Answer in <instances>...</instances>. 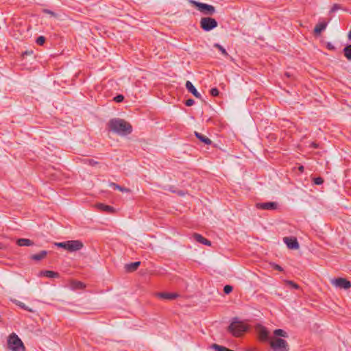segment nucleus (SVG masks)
<instances>
[{
    "mask_svg": "<svg viewBox=\"0 0 351 351\" xmlns=\"http://www.w3.org/2000/svg\"><path fill=\"white\" fill-rule=\"evenodd\" d=\"M40 274L42 275H43L44 276H46V277L50 278H56L59 276V274L57 272H55L53 271H49V270L42 271L40 272Z\"/></svg>",
    "mask_w": 351,
    "mask_h": 351,
    "instance_id": "obj_21",
    "label": "nucleus"
},
{
    "mask_svg": "<svg viewBox=\"0 0 351 351\" xmlns=\"http://www.w3.org/2000/svg\"><path fill=\"white\" fill-rule=\"evenodd\" d=\"M271 266H272L273 269H276L277 271H283L282 267L280 265H278V264L272 263Z\"/></svg>",
    "mask_w": 351,
    "mask_h": 351,
    "instance_id": "obj_34",
    "label": "nucleus"
},
{
    "mask_svg": "<svg viewBox=\"0 0 351 351\" xmlns=\"http://www.w3.org/2000/svg\"><path fill=\"white\" fill-rule=\"evenodd\" d=\"M185 86L188 91L191 93L194 97L198 99L202 98L200 93L197 90L196 88L193 86L191 82L186 81Z\"/></svg>",
    "mask_w": 351,
    "mask_h": 351,
    "instance_id": "obj_12",
    "label": "nucleus"
},
{
    "mask_svg": "<svg viewBox=\"0 0 351 351\" xmlns=\"http://www.w3.org/2000/svg\"><path fill=\"white\" fill-rule=\"evenodd\" d=\"M140 265H141V262L136 261V262L131 263L129 264H126L125 266V268L127 271L131 272V271H134L136 270Z\"/></svg>",
    "mask_w": 351,
    "mask_h": 351,
    "instance_id": "obj_16",
    "label": "nucleus"
},
{
    "mask_svg": "<svg viewBox=\"0 0 351 351\" xmlns=\"http://www.w3.org/2000/svg\"><path fill=\"white\" fill-rule=\"evenodd\" d=\"M326 47L329 50H332V51L335 50V46L331 43H328L326 45Z\"/></svg>",
    "mask_w": 351,
    "mask_h": 351,
    "instance_id": "obj_37",
    "label": "nucleus"
},
{
    "mask_svg": "<svg viewBox=\"0 0 351 351\" xmlns=\"http://www.w3.org/2000/svg\"><path fill=\"white\" fill-rule=\"evenodd\" d=\"M256 208L261 210H274L278 208V204L274 202L256 203Z\"/></svg>",
    "mask_w": 351,
    "mask_h": 351,
    "instance_id": "obj_11",
    "label": "nucleus"
},
{
    "mask_svg": "<svg viewBox=\"0 0 351 351\" xmlns=\"http://www.w3.org/2000/svg\"><path fill=\"white\" fill-rule=\"evenodd\" d=\"M311 146L312 147H313V148H317V147H318V145H317V143H314V142H313V143H311Z\"/></svg>",
    "mask_w": 351,
    "mask_h": 351,
    "instance_id": "obj_40",
    "label": "nucleus"
},
{
    "mask_svg": "<svg viewBox=\"0 0 351 351\" xmlns=\"http://www.w3.org/2000/svg\"><path fill=\"white\" fill-rule=\"evenodd\" d=\"M43 12L45 13V14H48L53 17H56L57 16V14L54 12H53L50 10H48V9H43Z\"/></svg>",
    "mask_w": 351,
    "mask_h": 351,
    "instance_id": "obj_32",
    "label": "nucleus"
},
{
    "mask_svg": "<svg viewBox=\"0 0 351 351\" xmlns=\"http://www.w3.org/2000/svg\"><path fill=\"white\" fill-rule=\"evenodd\" d=\"M283 241L290 250H298L300 247L297 239L294 237H286L283 238Z\"/></svg>",
    "mask_w": 351,
    "mask_h": 351,
    "instance_id": "obj_9",
    "label": "nucleus"
},
{
    "mask_svg": "<svg viewBox=\"0 0 351 351\" xmlns=\"http://www.w3.org/2000/svg\"><path fill=\"white\" fill-rule=\"evenodd\" d=\"M269 343L274 351H289V350L288 343L281 338H276Z\"/></svg>",
    "mask_w": 351,
    "mask_h": 351,
    "instance_id": "obj_7",
    "label": "nucleus"
},
{
    "mask_svg": "<svg viewBox=\"0 0 351 351\" xmlns=\"http://www.w3.org/2000/svg\"><path fill=\"white\" fill-rule=\"evenodd\" d=\"M195 101L193 99H189L185 101V105L186 106H191L194 104Z\"/></svg>",
    "mask_w": 351,
    "mask_h": 351,
    "instance_id": "obj_36",
    "label": "nucleus"
},
{
    "mask_svg": "<svg viewBox=\"0 0 351 351\" xmlns=\"http://www.w3.org/2000/svg\"><path fill=\"white\" fill-rule=\"evenodd\" d=\"M47 254V252L45 250L40 251L39 253L33 254L31 256V258L34 261H40L43 259Z\"/></svg>",
    "mask_w": 351,
    "mask_h": 351,
    "instance_id": "obj_19",
    "label": "nucleus"
},
{
    "mask_svg": "<svg viewBox=\"0 0 351 351\" xmlns=\"http://www.w3.org/2000/svg\"><path fill=\"white\" fill-rule=\"evenodd\" d=\"M210 93L213 97H217L219 94V91L217 88H213L210 90Z\"/></svg>",
    "mask_w": 351,
    "mask_h": 351,
    "instance_id": "obj_28",
    "label": "nucleus"
},
{
    "mask_svg": "<svg viewBox=\"0 0 351 351\" xmlns=\"http://www.w3.org/2000/svg\"><path fill=\"white\" fill-rule=\"evenodd\" d=\"M107 126L109 131L119 136H127L132 132V127L130 123L119 118L111 119Z\"/></svg>",
    "mask_w": 351,
    "mask_h": 351,
    "instance_id": "obj_1",
    "label": "nucleus"
},
{
    "mask_svg": "<svg viewBox=\"0 0 351 351\" xmlns=\"http://www.w3.org/2000/svg\"><path fill=\"white\" fill-rule=\"evenodd\" d=\"M191 3L204 15L211 16L214 14L216 11L215 8L212 5L195 1H191Z\"/></svg>",
    "mask_w": 351,
    "mask_h": 351,
    "instance_id": "obj_5",
    "label": "nucleus"
},
{
    "mask_svg": "<svg viewBox=\"0 0 351 351\" xmlns=\"http://www.w3.org/2000/svg\"><path fill=\"white\" fill-rule=\"evenodd\" d=\"M332 283L337 287L343 288L345 289H348L351 287V282L346 278H343L333 279L332 280Z\"/></svg>",
    "mask_w": 351,
    "mask_h": 351,
    "instance_id": "obj_10",
    "label": "nucleus"
},
{
    "mask_svg": "<svg viewBox=\"0 0 351 351\" xmlns=\"http://www.w3.org/2000/svg\"><path fill=\"white\" fill-rule=\"evenodd\" d=\"M97 206L101 210L108 213H112L114 211V208L113 207L108 205H105L104 204H99Z\"/></svg>",
    "mask_w": 351,
    "mask_h": 351,
    "instance_id": "obj_20",
    "label": "nucleus"
},
{
    "mask_svg": "<svg viewBox=\"0 0 351 351\" xmlns=\"http://www.w3.org/2000/svg\"><path fill=\"white\" fill-rule=\"evenodd\" d=\"M193 237H194L195 240L198 243H202V244H204L205 245H208V246L211 245V242L199 234L195 233L193 234Z\"/></svg>",
    "mask_w": 351,
    "mask_h": 351,
    "instance_id": "obj_15",
    "label": "nucleus"
},
{
    "mask_svg": "<svg viewBox=\"0 0 351 351\" xmlns=\"http://www.w3.org/2000/svg\"><path fill=\"white\" fill-rule=\"evenodd\" d=\"M16 244L19 246H32L34 245V242L28 239H19L16 241Z\"/></svg>",
    "mask_w": 351,
    "mask_h": 351,
    "instance_id": "obj_17",
    "label": "nucleus"
},
{
    "mask_svg": "<svg viewBox=\"0 0 351 351\" xmlns=\"http://www.w3.org/2000/svg\"><path fill=\"white\" fill-rule=\"evenodd\" d=\"M123 99H124V97L122 95H118L114 97V101L117 103L123 101Z\"/></svg>",
    "mask_w": 351,
    "mask_h": 351,
    "instance_id": "obj_31",
    "label": "nucleus"
},
{
    "mask_svg": "<svg viewBox=\"0 0 351 351\" xmlns=\"http://www.w3.org/2000/svg\"><path fill=\"white\" fill-rule=\"evenodd\" d=\"M274 334L276 336H278V337H288V334L287 333V332H285L282 329H276L274 331Z\"/></svg>",
    "mask_w": 351,
    "mask_h": 351,
    "instance_id": "obj_25",
    "label": "nucleus"
},
{
    "mask_svg": "<svg viewBox=\"0 0 351 351\" xmlns=\"http://www.w3.org/2000/svg\"><path fill=\"white\" fill-rule=\"evenodd\" d=\"M248 327L243 322L240 321L238 317H234L229 326L228 331L235 337H239L247 330Z\"/></svg>",
    "mask_w": 351,
    "mask_h": 351,
    "instance_id": "obj_2",
    "label": "nucleus"
},
{
    "mask_svg": "<svg viewBox=\"0 0 351 351\" xmlns=\"http://www.w3.org/2000/svg\"><path fill=\"white\" fill-rule=\"evenodd\" d=\"M88 164L91 166H94L96 164H97V161H95L94 160H88Z\"/></svg>",
    "mask_w": 351,
    "mask_h": 351,
    "instance_id": "obj_39",
    "label": "nucleus"
},
{
    "mask_svg": "<svg viewBox=\"0 0 351 351\" xmlns=\"http://www.w3.org/2000/svg\"><path fill=\"white\" fill-rule=\"evenodd\" d=\"M328 22L321 21L319 22L314 28V32L315 34H319L322 32L327 27Z\"/></svg>",
    "mask_w": 351,
    "mask_h": 351,
    "instance_id": "obj_14",
    "label": "nucleus"
},
{
    "mask_svg": "<svg viewBox=\"0 0 351 351\" xmlns=\"http://www.w3.org/2000/svg\"><path fill=\"white\" fill-rule=\"evenodd\" d=\"M200 27L205 32H210L218 25L217 21L211 17H203L200 20Z\"/></svg>",
    "mask_w": 351,
    "mask_h": 351,
    "instance_id": "obj_6",
    "label": "nucleus"
},
{
    "mask_svg": "<svg viewBox=\"0 0 351 351\" xmlns=\"http://www.w3.org/2000/svg\"><path fill=\"white\" fill-rule=\"evenodd\" d=\"M156 295L162 299L167 300H173L178 297V294L176 293H166V292H160L157 293Z\"/></svg>",
    "mask_w": 351,
    "mask_h": 351,
    "instance_id": "obj_13",
    "label": "nucleus"
},
{
    "mask_svg": "<svg viewBox=\"0 0 351 351\" xmlns=\"http://www.w3.org/2000/svg\"><path fill=\"white\" fill-rule=\"evenodd\" d=\"M110 186L111 187L114 188V189H117L121 192H129L130 191L129 189L123 187V186H121L116 183H114V182H110Z\"/></svg>",
    "mask_w": 351,
    "mask_h": 351,
    "instance_id": "obj_22",
    "label": "nucleus"
},
{
    "mask_svg": "<svg viewBox=\"0 0 351 351\" xmlns=\"http://www.w3.org/2000/svg\"><path fill=\"white\" fill-rule=\"evenodd\" d=\"M45 37H44L43 36H40L36 38V43L38 45H43L45 43Z\"/></svg>",
    "mask_w": 351,
    "mask_h": 351,
    "instance_id": "obj_27",
    "label": "nucleus"
},
{
    "mask_svg": "<svg viewBox=\"0 0 351 351\" xmlns=\"http://www.w3.org/2000/svg\"><path fill=\"white\" fill-rule=\"evenodd\" d=\"M256 330L258 335L259 339L262 341H267L269 339V331L267 330V328L261 325L258 324L256 326Z\"/></svg>",
    "mask_w": 351,
    "mask_h": 351,
    "instance_id": "obj_8",
    "label": "nucleus"
},
{
    "mask_svg": "<svg viewBox=\"0 0 351 351\" xmlns=\"http://www.w3.org/2000/svg\"><path fill=\"white\" fill-rule=\"evenodd\" d=\"M289 284L294 289H297L299 288V286L293 282V281H289Z\"/></svg>",
    "mask_w": 351,
    "mask_h": 351,
    "instance_id": "obj_38",
    "label": "nucleus"
},
{
    "mask_svg": "<svg viewBox=\"0 0 351 351\" xmlns=\"http://www.w3.org/2000/svg\"><path fill=\"white\" fill-rule=\"evenodd\" d=\"M8 346L12 351H25L23 343L15 333H12L9 336Z\"/></svg>",
    "mask_w": 351,
    "mask_h": 351,
    "instance_id": "obj_4",
    "label": "nucleus"
},
{
    "mask_svg": "<svg viewBox=\"0 0 351 351\" xmlns=\"http://www.w3.org/2000/svg\"><path fill=\"white\" fill-rule=\"evenodd\" d=\"M2 245H3L0 243V249H1V248H2Z\"/></svg>",
    "mask_w": 351,
    "mask_h": 351,
    "instance_id": "obj_42",
    "label": "nucleus"
},
{
    "mask_svg": "<svg viewBox=\"0 0 351 351\" xmlns=\"http://www.w3.org/2000/svg\"><path fill=\"white\" fill-rule=\"evenodd\" d=\"M54 245L70 252L79 251L84 247L83 243L80 240H71L64 242L55 243Z\"/></svg>",
    "mask_w": 351,
    "mask_h": 351,
    "instance_id": "obj_3",
    "label": "nucleus"
},
{
    "mask_svg": "<svg viewBox=\"0 0 351 351\" xmlns=\"http://www.w3.org/2000/svg\"><path fill=\"white\" fill-rule=\"evenodd\" d=\"M345 57L351 60V45H347L343 50Z\"/></svg>",
    "mask_w": 351,
    "mask_h": 351,
    "instance_id": "obj_24",
    "label": "nucleus"
},
{
    "mask_svg": "<svg viewBox=\"0 0 351 351\" xmlns=\"http://www.w3.org/2000/svg\"><path fill=\"white\" fill-rule=\"evenodd\" d=\"M74 285H75V287L78 288V289H83L85 287V285H84V283L82 282H80V281L75 282Z\"/></svg>",
    "mask_w": 351,
    "mask_h": 351,
    "instance_id": "obj_35",
    "label": "nucleus"
},
{
    "mask_svg": "<svg viewBox=\"0 0 351 351\" xmlns=\"http://www.w3.org/2000/svg\"><path fill=\"white\" fill-rule=\"evenodd\" d=\"M314 184L317 185H320L324 182V180L321 177H317L314 178Z\"/></svg>",
    "mask_w": 351,
    "mask_h": 351,
    "instance_id": "obj_30",
    "label": "nucleus"
},
{
    "mask_svg": "<svg viewBox=\"0 0 351 351\" xmlns=\"http://www.w3.org/2000/svg\"><path fill=\"white\" fill-rule=\"evenodd\" d=\"M14 303H15L17 306H19L20 308H21L22 309H24V310H25V311H29V312H32V313L34 312V311L32 308H29V306H26V305H25L23 302H20V301H18V300H15V301H14Z\"/></svg>",
    "mask_w": 351,
    "mask_h": 351,
    "instance_id": "obj_23",
    "label": "nucleus"
},
{
    "mask_svg": "<svg viewBox=\"0 0 351 351\" xmlns=\"http://www.w3.org/2000/svg\"><path fill=\"white\" fill-rule=\"evenodd\" d=\"M195 135L201 142L205 143L206 145H210L212 143V141L210 138L197 132H195Z\"/></svg>",
    "mask_w": 351,
    "mask_h": 351,
    "instance_id": "obj_18",
    "label": "nucleus"
},
{
    "mask_svg": "<svg viewBox=\"0 0 351 351\" xmlns=\"http://www.w3.org/2000/svg\"><path fill=\"white\" fill-rule=\"evenodd\" d=\"M232 291V287L230 285H226L223 287V291L226 294H229Z\"/></svg>",
    "mask_w": 351,
    "mask_h": 351,
    "instance_id": "obj_29",
    "label": "nucleus"
},
{
    "mask_svg": "<svg viewBox=\"0 0 351 351\" xmlns=\"http://www.w3.org/2000/svg\"><path fill=\"white\" fill-rule=\"evenodd\" d=\"M341 9V5L339 4H334L330 9V12H335Z\"/></svg>",
    "mask_w": 351,
    "mask_h": 351,
    "instance_id": "obj_33",
    "label": "nucleus"
},
{
    "mask_svg": "<svg viewBox=\"0 0 351 351\" xmlns=\"http://www.w3.org/2000/svg\"><path fill=\"white\" fill-rule=\"evenodd\" d=\"M298 169L300 172H303L304 171V167L302 166V165H300L299 167H298Z\"/></svg>",
    "mask_w": 351,
    "mask_h": 351,
    "instance_id": "obj_41",
    "label": "nucleus"
},
{
    "mask_svg": "<svg viewBox=\"0 0 351 351\" xmlns=\"http://www.w3.org/2000/svg\"><path fill=\"white\" fill-rule=\"evenodd\" d=\"M214 47L218 49L221 52V53L223 54L224 56H229L228 52L226 51V50L221 45H219L218 43H215L214 45Z\"/></svg>",
    "mask_w": 351,
    "mask_h": 351,
    "instance_id": "obj_26",
    "label": "nucleus"
}]
</instances>
